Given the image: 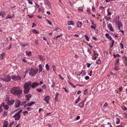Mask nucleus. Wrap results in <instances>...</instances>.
Here are the masks:
<instances>
[{
	"label": "nucleus",
	"mask_w": 127,
	"mask_h": 127,
	"mask_svg": "<svg viewBox=\"0 0 127 127\" xmlns=\"http://www.w3.org/2000/svg\"><path fill=\"white\" fill-rule=\"evenodd\" d=\"M10 92L14 95L19 96L22 94V91L18 87H15L11 89Z\"/></svg>",
	"instance_id": "f257e3e1"
},
{
	"label": "nucleus",
	"mask_w": 127,
	"mask_h": 127,
	"mask_svg": "<svg viewBox=\"0 0 127 127\" xmlns=\"http://www.w3.org/2000/svg\"><path fill=\"white\" fill-rule=\"evenodd\" d=\"M30 85L31 83H29V81L24 83L23 86V88L24 89L23 92L25 94H27L29 93L31 88Z\"/></svg>",
	"instance_id": "f03ea898"
},
{
	"label": "nucleus",
	"mask_w": 127,
	"mask_h": 127,
	"mask_svg": "<svg viewBox=\"0 0 127 127\" xmlns=\"http://www.w3.org/2000/svg\"><path fill=\"white\" fill-rule=\"evenodd\" d=\"M11 78L9 74H8L7 76H4L3 77H1V79L5 82H7L10 81Z\"/></svg>",
	"instance_id": "7ed1b4c3"
},
{
	"label": "nucleus",
	"mask_w": 127,
	"mask_h": 127,
	"mask_svg": "<svg viewBox=\"0 0 127 127\" xmlns=\"http://www.w3.org/2000/svg\"><path fill=\"white\" fill-rule=\"evenodd\" d=\"M38 71V69H31L30 72L29 73V75L32 76H33L36 74Z\"/></svg>",
	"instance_id": "20e7f679"
},
{
	"label": "nucleus",
	"mask_w": 127,
	"mask_h": 127,
	"mask_svg": "<svg viewBox=\"0 0 127 127\" xmlns=\"http://www.w3.org/2000/svg\"><path fill=\"white\" fill-rule=\"evenodd\" d=\"M29 83H31V86L32 88H33L36 86L39 85V84L38 82H34L32 83L31 81H29Z\"/></svg>",
	"instance_id": "39448f33"
},
{
	"label": "nucleus",
	"mask_w": 127,
	"mask_h": 127,
	"mask_svg": "<svg viewBox=\"0 0 127 127\" xmlns=\"http://www.w3.org/2000/svg\"><path fill=\"white\" fill-rule=\"evenodd\" d=\"M20 105L21 106V102L19 100L16 101L14 105L15 107L16 108H19Z\"/></svg>",
	"instance_id": "423d86ee"
},
{
	"label": "nucleus",
	"mask_w": 127,
	"mask_h": 127,
	"mask_svg": "<svg viewBox=\"0 0 127 127\" xmlns=\"http://www.w3.org/2000/svg\"><path fill=\"white\" fill-rule=\"evenodd\" d=\"M21 114L17 113H16L13 116V117L15 118V120L17 121L19 120L21 117Z\"/></svg>",
	"instance_id": "0eeeda50"
},
{
	"label": "nucleus",
	"mask_w": 127,
	"mask_h": 127,
	"mask_svg": "<svg viewBox=\"0 0 127 127\" xmlns=\"http://www.w3.org/2000/svg\"><path fill=\"white\" fill-rule=\"evenodd\" d=\"M44 3L46 5L48 6L49 9H51L52 7L50 2L48 0H44Z\"/></svg>",
	"instance_id": "6e6552de"
},
{
	"label": "nucleus",
	"mask_w": 127,
	"mask_h": 127,
	"mask_svg": "<svg viewBox=\"0 0 127 127\" xmlns=\"http://www.w3.org/2000/svg\"><path fill=\"white\" fill-rule=\"evenodd\" d=\"M107 25L108 29L111 32H113L114 31V30L112 27V25L110 23H107Z\"/></svg>",
	"instance_id": "1a4fd4ad"
},
{
	"label": "nucleus",
	"mask_w": 127,
	"mask_h": 127,
	"mask_svg": "<svg viewBox=\"0 0 127 127\" xmlns=\"http://www.w3.org/2000/svg\"><path fill=\"white\" fill-rule=\"evenodd\" d=\"M7 104L9 106L13 105L15 101L13 99L8 100L7 101Z\"/></svg>",
	"instance_id": "9d476101"
},
{
	"label": "nucleus",
	"mask_w": 127,
	"mask_h": 127,
	"mask_svg": "<svg viewBox=\"0 0 127 127\" xmlns=\"http://www.w3.org/2000/svg\"><path fill=\"white\" fill-rule=\"evenodd\" d=\"M12 78L13 80L16 81L21 79V77L19 76H16L13 75L12 77Z\"/></svg>",
	"instance_id": "9b49d317"
},
{
	"label": "nucleus",
	"mask_w": 127,
	"mask_h": 127,
	"mask_svg": "<svg viewBox=\"0 0 127 127\" xmlns=\"http://www.w3.org/2000/svg\"><path fill=\"white\" fill-rule=\"evenodd\" d=\"M120 16L119 15L115 17L113 19V21L115 23L120 21H119Z\"/></svg>",
	"instance_id": "f8f14e48"
},
{
	"label": "nucleus",
	"mask_w": 127,
	"mask_h": 127,
	"mask_svg": "<svg viewBox=\"0 0 127 127\" xmlns=\"http://www.w3.org/2000/svg\"><path fill=\"white\" fill-rule=\"evenodd\" d=\"M50 99V97L49 95L46 96L45 97L44 100L47 104L49 103V100Z\"/></svg>",
	"instance_id": "ddd939ff"
},
{
	"label": "nucleus",
	"mask_w": 127,
	"mask_h": 127,
	"mask_svg": "<svg viewBox=\"0 0 127 127\" xmlns=\"http://www.w3.org/2000/svg\"><path fill=\"white\" fill-rule=\"evenodd\" d=\"M115 24L116 25L118 26V27L119 30L120 29V28L122 26V23L120 21L115 23Z\"/></svg>",
	"instance_id": "4468645a"
},
{
	"label": "nucleus",
	"mask_w": 127,
	"mask_h": 127,
	"mask_svg": "<svg viewBox=\"0 0 127 127\" xmlns=\"http://www.w3.org/2000/svg\"><path fill=\"white\" fill-rule=\"evenodd\" d=\"M32 96V95L30 94H28L25 95L26 99L27 101L29 100L30 98Z\"/></svg>",
	"instance_id": "2eb2a0df"
},
{
	"label": "nucleus",
	"mask_w": 127,
	"mask_h": 127,
	"mask_svg": "<svg viewBox=\"0 0 127 127\" xmlns=\"http://www.w3.org/2000/svg\"><path fill=\"white\" fill-rule=\"evenodd\" d=\"M6 53L4 52H3L0 54V57L1 59H3L5 58Z\"/></svg>",
	"instance_id": "dca6fc26"
},
{
	"label": "nucleus",
	"mask_w": 127,
	"mask_h": 127,
	"mask_svg": "<svg viewBox=\"0 0 127 127\" xmlns=\"http://www.w3.org/2000/svg\"><path fill=\"white\" fill-rule=\"evenodd\" d=\"M39 73L41 72L42 70V67L41 64H40L39 65Z\"/></svg>",
	"instance_id": "f3484780"
},
{
	"label": "nucleus",
	"mask_w": 127,
	"mask_h": 127,
	"mask_svg": "<svg viewBox=\"0 0 127 127\" xmlns=\"http://www.w3.org/2000/svg\"><path fill=\"white\" fill-rule=\"evenodd\" d=\"M77 25L78 28H80L82 25V24L80 22H78L77 23Z\"/></svg>",
	"instance_id": "a211bd4d"
},
{
	"label": "nucleus",
	"mask_w": 127,
	"mask_h": 127,
	"mask_svg": "<svg viewBox=\"0 0 127 127\" xmlns=\"http://www.w3.org/2000/svg\"><path fill=\"white\" fill-rule=\"evenodd\" d=\"M59 95V93H56L55 94V97L54 98V100L56 102L58 100V96Z\"/></svg>",
	"instance_id": "6ab92c4d"
},
{
	"label": "nucleus",
	"mask_w": 127,
	"mask_h": 127,
	"mask_svg": "<svg viewBox=\"0 0 127 127\" xmlns=\"http://www.w3.org/2000/svg\"><path fill=\"white\" fill-rule=\"evenodd\" d=\"M5 15V14L4 11L0 12V16L3 17Z\"/></svg>",
	"instance_id": "aec40b11"
},
{
	"label": "nucleus",
	"mask_w": 127,
	"mask_h": 127,
	"mask_svg": "<svg viewBox=\"0 0 127 127\" xmlns=\"http://www.w3.org/2000/svg\"><path fill=\"white\" fill-rule=\"evenodd\" d=\"M3 109L7 110L8 109L9 107L8 105H5L3 107Z\"/></svg>",
	"instance_id": "412c9836"
},
{
	"label": "nucleus",
	"mask_w": 127,
	"mask_h": 127,
	"mask_svg": "<svg viewBox=\"0 0 127 127\" xmlns=\"http://www.w3.org/2000/svg\"><path fill=\"white\" fill-rule=\"evenodd\" d=\"M74 24V22L72 21H68L67 22V24L69 25H73Z\"/></svg>",
	"instance_id": "4be33fe9"
},
{
	"label": "nucleus",
	"mask_w": 127,
	"mask_h": 127,
	"mask_svg": "<svg viewBox=\"0 0 127 127\" xmlns=\"http://www.w3.org/2000/svg\"><path fill=\"white\" fill-rule=\"evenodd\" d=\"M122 58L123 59L124 61V62L127 63V57H126L125 56H124L122 57Z\"/></svg>",
	"instance_id": "5701e85b"
},
{
	"label": "nucleus",
	"mask_w": 127,
	"mask_h": 127,
	"mask_svg": "<svg viewBox=\"0 0 127 127\" xmlns=\"http://www.w3.org/2000/svg\"><path fill=\"white\" fill-rule=\"evenodd\" d=\"M26 54L27 56H30L32 55V52H31L26 51Z\"/></svg>",
	"instance_id": "b1692460"
},
{
	"label": "nucleus",
	"mask_w": 127,
	"mask_h": 127,
	"mask_svg": "<svg viewBox=\"0 0 127 127\" xmlns=\"http://www.w3.org/2000/svg\"><path fill=\"white\" fill-rule=\"evenodd\" d=\"M78 10L80 12H81L83 10V8L82 7H80L78 8Z\"/></svg>",
	"instance_id": "393cba45"
},
{
	"label": "nucleus",
	"mask_w": 127,
	"mask_h": 127,
	"mask_svg": "<svg viewBox=\"0 0 127 127\" xmlns=\"http://www.w3.org/2000/svg\"><path fill=\"white\" fill-rule=\"evenodd\" d=\"M45 67L46 70L48 71L50 69L49 66L48 64H46L45 65Z\"/></svg>",
	"instance_id": "a878e982"
},
{
	"label": "nucleus",
	"mask_w": 127,
	"mask_h": 127,
	"mask_svg": "<svg viewBox=\"0 0 127 127\" xmlns=\"http://www.w3.org/2000/svg\"><path fill=\"white\" fill-rule=\"evenodd\" d=\"M35 103L34 101H32L30 103H28V106H31L32 105L34 104Z\"/></svg>",
	"instance_id": "bb28decb"
},
{
	"label": "nucleus",
	"mask_w": 127,
	"mask_h": 127,
	"mask_svg": "<svg viewBox=\"0 0 127 127\" xmlns=\"http://www.w3.org/2000/svg\"><path fill=\"white\" fill-rule=\"evenodd\" d=\"M20 45L22 46V47L23 48L25 47L26 46H28V44L27 43L24 44L23 43H20Z\"/></svg>",
	"instance_id": "cd10ccee"
},
{
	"label": "nucleus",
	"mask_w": 127,
	"mask_h": 127,
	"mask_svg": "<svg viewBox=\"0 0 127 127\" xmlns=\"http://www.w3.org/2000/svg\"><path fill=\"white\" fill-rule=\"evenodd\" d=\"M104 18L107 21H108L111 19V18L110 17H108L107 16H105L104 17Z\"/></svg>",
	"instance_id": "c85d7f7f"
},
{
	"label": "nucleus",
	"mask_w": 127,
	"mask_h": 127,
	"mask_svg": "<svg viewBox=\"0 0 127 127\" xmlns=\"http://www.w3.org/2000/svg\"><path fill=\"white\" fill-rule=\"evenodd\" d=\"M110 9L108 8L107 10V15H108L110 16L111 14V12H110Z\"/></svg>",
	"instance_id": "c756f323"
},
{
	"label": "nucleus",
	"mask_w": 127,
	"mask_h": 127,
	"mask_svg": "<svg viewBox=\"0 0 127 127\" xmlns=\"http://www.w3.org/2000/svg\"><path fill=\"white\" fill-rule=\"evenodd\" d=\"M84 105V104L81 102L79 104L78 106L80 107H83Z\"/></svg>",
	"instance_id": "7c9ffc66"
},
{
	"label": "nucleus",
	"mask_w": 127,
	"mask_h": 127,
	"mask_svg": "<svg viewBox=\"0 0 127 127\" xmlns=\"http://www.w3.org/2000/svg\"><path fill=\"white\" fill-rule=\"evenodd\" d=\"M96 27V25H92L91 26V28L92 29H94V30H95Z\"/></svg>",
	"instance_id": "2f4dec72"
},
{
	"label": "nucleus",
	"mask_w": 127,
	"mask_h": 127,
	"mask_svg": "<svg viewBox=\"0 0 127 127\" xmlns=\"http://www.w3.org/2000/svg\"><path fill=\"white\" fill-rule=\"evenodd\" d=\"M121 108L124 111H126L127 110V108L124 106H122Z\"/></svg>",
	"instance_id": "473e14b6"
},
{
	"label": "nucleus",
	"mask_w": 127,
	"mask_h": 127,
	"mask_svg": "<svg viewBox=\"0 0 127 127\" xmlns=\"http://www.w3.org/2000/svg\"><path fill=\"white\" fill-rule=\"evenodd\" d=\"M96 63L97 64H99L101 63V61L99 59H98L96 61Z\"/></svg>",
	"instance_id": "72a5a7b5"
},
{
	"label": "nucleus",
	"mask_w": 127,
	"mask_h": 127,
	"mask_svg": "<svg viewBox=\"0 0 127 127\" xmlns=\"http://www.w3.org/2000/svg\"><path fill=\"white\" fill-rule=\"evenodd\" d=\"M117 121L116 122V123L117 124H119L120 122V120L119 118H117Z\"/></svg>",
	"instance_id": "f704fd0d"
},
{
	"label": "nucleus",
	"mask_w": 127,
	"mask_h": 127,
	"mask_svg": "<svg viewBox=\"0 0 127 127\" xmlns=\"http://www.w3.org/2000/svg\"><path fill=\"white\" fill-rule=\"evenodd\" d=\"M80 99V96H79L76 100L75 103H78Z\"/></svg>",
	"instance_id": "c9c22d12"
},
{
	"label": "nucleus",
	"mask_w": 127,
	"mask_h": 127,
	"mask_svg": "<svg viewBox=\"0 0 127 127\" xmlns=\"http://www.w3.org/2000/svg\"><path fill=\"white\" fill-rule=\"evenodd\" d=\"M113 56H114L115 58H116L117 57H120V56L119 54H117L116 55L115 54H113Z\"/></svg>",
	"instance_id": "e433bc0d"
},
{
	"label": "nucleus",
	"mask_w": 127,
	"mask_h": 127,
	"mask_svg": "<svg viewBox=\"0 0 127 127\" xmlns=\"http://www.w3.org/2000/svg\"><path fill=\"white\" fill-rule=\"evenodd\" d=\"M32 32H33L35 33V34H38L39 33L37 32L36 30L35 29H33L32 30Z\"/></svg>",
	"instance_id": "4c0bfd02"
},
{
	"label": "nucleus",
	"mask_w": 127,
	"mask_h": 127,
	"mask_svg": "<svg viewBox=\"0 0 127 127\" xmlns=\"http://www.w3.org/2000/svg\"><path fill=\"white\" fill-rule=\"evenodd\" d=\"M12 18V16L11 15H8L6 17V19H7L9 18Z\"/></svg>",
	"instance_id": "58836bf2"
},
{
	"label": "nucleus",
	"mask_w": 127,
	"mask_h": 127,
	"mask_svg": "<svg viewBox=\"0 0 127 127\" xmlns=\"http://www.w3.org/2000/svg\"><path fill=\"white\" fill-rule=\"evenodd\" d=\"M108 105L106 103H105L103 106V108L104 109H106Z\"/></svg>",
	"instance_id": "ea45409f"
},
{
	"label": "nucleus",
	"mask_w": 127,
	"mask_h": 127,
	"mask_svg": "<svg viewBox=\"0 0 127 127\" xmlns=\"http://www.w3.org/2000/svg\"><path fill=\"white\" fill-rule=\"evenodd\" d=\"M42 90L41 89L38 88L36 89V91H37L38 93H41V92Z\"/></svg>",
	"instance_id": "a19ab883"
},
{
	"label": "nucleus",
	"mask_w": 127,
	"mask_h": 127,
	"mask_svg": "<svg viewBox=\"0 0 127 127\" xmlns=\"http://www.w3.org/2000/svg\"><path fill=\"white\" fill-rule=\"evenodd\" d=\"M87 11L88 14H91L90 9L89 8H87Z\"/></svg>",
	"instance_id": "79ce46f5"
},
{
	"label": "nucleus",
	"mask_w": 127,
	"mask_h": 127,
	"mask_svg": "<svg viewBox=\"0 0 127 127\" xmlns=\"http://www.w3.org/2000/svg\"><path fill=\"white\" fill-rule=\"evenodd\" d=\"M52 68L53 69L54 71L56 72V66L55 65H52Z\"/></svg>",
	"instance_id": "37998d69"
},
{
	"label": "nucleus",
	"mask_w": 127,
	"mask_h": 127,
	"mask_svg": "<svg viewBox=\"0 0 127 127\" xmlns=\"http://www.w3.org/2000/svg\"><path fill=\"white\" fill-rule=\"evenodd\" d=\"M81 74H82V76H83L84 75H85V72L84 71L82 70L81 71Z\"/></svg>",
	"instance_id": "c03bdc74"
},
{
	"label": "nucleus",
	"mask_w": 127,
	"mask_h": 127,
	"mask_svg": "<svg viewBox=\"0 0 127 127\" xmlns=\"http://www.w3.org/2000/svg\"><path fill=\"white\" fill-rule=\"evenodd\" d=\"M94 54L93 55L94 56H97V57L98 56V54L95 51H94Z\"/></svg>",
	"instance_id": "a18cd8bd"
},
{
	"label": "nucleus",
	"mask_w": 127,
	"mask_h": 127,
	"mask_svg": "<svg viewBox=\"0 0 127 127\" xmlns=\"http://www.w3.org/2000/svg\"><path fill=\"white\" fill-rule=\"evenodd\" d=\"M14 122H10L9 126V127H11V126L14 124Z\"/></svg>",
	"instance_id": "49530a36"
},
{
	"label": "nucleus",
	"mask_w": 127,
	"mask_h": 127,
	"mask_svg": "<svg viewBox=\"0 0 127 127\" xmlns=\"http://www.w3.org/2000/svg\"><path fill=\"white\" fill-rule=\"evenodd\" d=\"M84 37H85V38H86V40L87 41H89V38L87 35H84Z\"/></svg>",
	"instance_id": "de8ad7c7"
},
{
	"label": "nucleus",
	"mask_w": 127,
	"mask_h": 127,
	"mask_svg": "<svg viewBox=\"0 0 127 127\" xmlns=\"http://www.w3.org/2000/svg\"><path fill=\"white\" fill-rule=\"evenodd\" d=\"M46 20L48 22V24L49 25H52V23L49 20H48L47 19H46Z\"/></svg>",
	"instance_id": "09e8293b"
},
{
	"label": "nucleus",
	"mask_w": 127,
	"mask_h": 127,
	"mask_svg": "<svg viewBox=\"0 0 127 127\" xmlns=\"http://www.w3.org/2000/svg\"><path fill=\"white\" fill-rule=\"evenodd\" d=\"M27 103V101H22V103H21V106H22L24 105V104Z\"/></svg>",
	"instance_id": "8fccbe9b"
},
{
	"label": "nucleus",
	"mask_w": 127,
	"mask_h": 127,
	"mask_svg": "<svg viewBox=\"0 0 127 127\" xmlns=\"http://www.w3.org/2000/svg\"><path fill=\"white\" fill-rule=\"evenodd\" d=\"M38 42V40L37 39H36L34 41L35 43L36 44L38 45L39 44Z\"/></svg>",
	"instance_id": "3c124183"
},
{
	"label": "nucleus",
	"mask_w": 127,
	"mask_h": 127,
	"mask_svg": "<svg viewBox=\"0 0 127 127\" xmlns=\"http://www.w3.org/2000/svg\"><path fill=\"white\" fill-rule=\"evenodd\" d=\"M12 45L11 44L9 46V47H7L6 48V49L7 50H9L10 49V48H11V47Z\"/></svg>",
	"instance_id": "603ef678"
},
{
	"label": "nucleus",
	"mask_w": 127,
	"mask_h": 127,
	"mask_svg": "<svg viewBox=\"0 0 127 127\" xmlns=\"http://www.w3.org/2000/svg\"><path fill=\"white\" fill-rule=\"evenodd\" d=\"M43 56L41 55H39V57L41 60H43Z\"/></svg>",
	"instance_id": "864d4df0"
},
{
	"label": "nucleus",
	"mask_w": 127,
	"mask_h": 127,
	"mask_svg": "<svg viewBox=\"0 0 127 127\" xmlns=\"http://www.w3.org/2000/svg\"><path fill=\"white\" fill-rule=\"evenodd\" d=\"M87 89H86L85 90L84 92V95H86L87 93V92L86 93V92L87 91Z\"/></svg>",
	"instance_id": "5fc2aeb1"
},
{
	"label": "nucleus",
	"mask_w": 127,
	"mask_h": 127,
	"mask_svg": "<svg viewBox=\"0 0 127 127\" xmlns=\"http://www.w3.org/2000/svg\"><path fill=\"white\" fill-rule=\"evenodd\" d=\"M123 115L124 117L126 118L127 117V113H124L123 114Z\"/></svg>",
	"instance_id": "6e6d98bb"
},
{
	"label": "nucleus",
	"mask_w": 127,
	"mask_h": 127,
	"mask_svg": "<svg viewBox=\"0 0 127 127\" xmlns=\"http://www.w3.org/2000/svg\"><path fill=\"white\" fill-rule=\"evenodd\" d=\"M43 9V8L42 7H40L38 9L39 11L40 12L42 11Z\"/></svg>",
	"instance_id": "4d7b16f0"
},
{
	"label": "nucleus",
	"mask_w": 127,
	"mask_h": 127,
	"mask_svg": "<svg viewBox=\"0 0 127 127\" xmlns=\"http://www.w3.org/2000/svg\"><path fill=\"white\" fill-rule=\"evenodd\" d=\"M28 0V3L29 4H33L31 0Z\"/></svg>",
	"instance_id": "13d9d810"
},
{
	"label": "nucleus",
	"mask_w": 127,
	"mask_h": 127,
	"mask_svg": "<svg viewBox=\"0 0 127 127\" xmlns=\"http://www.w3.org/2000/svg\"><path fill=\"white\" fill-rule=\"evenodd\" d=\"M7 114V112H6L5 111H4V113L3 114V115L6 116Z\"/></svg>",
	"instance_id": "bf43d9fd"
},
{
	"label": "nucleus",
	"mask_w": 127,
	"mask_h": 127,
	"mask_svg": "<svg viewBox=\"0 0 127 127\" xmlns=\"http://www.w3.org/2000/svg\"><path fill=\"white\" fill-rule=\"evenodd\" d=\"M92 10L93 11H94L95 10V7L94 5L92 7Z\"/></svg>",
	"instance_id": "052dcab7"
},
{
	"label": "nucleus",
	"mask_w": 127,
	"mask_h": 127,
	"mask_svg": "<svg viewBox=\"0 0 127 127\" xmlns=\"http://www.w3.org/2000/svg\"><path fill=\"white\" fill-rule=\"evenodd\" d=\"M42 89H46V85L44 84L42 87Z\"/></svg>",
	"instance_id": "680f3d73"
},
{
	"label": "nucleus",
	"mask_w": 127,
	"mask_h": 127,
	"mask_svg": "<svg viewBox=\"0 0 127 127\" xmlns=\"http://www.w3.org/2000/svg\"><path fill=\"white\" fill-rule=\"evenodd\" d=\"M120 46L121 47L122 49H124L123 45L122 43H121L120 44Z\"/></svg>",
	"instance_id": "e2e57ef3"
},
{
	"label": "nucleus",
	"mask_w": 127,
	"mask_h": 127,
	"mask_svg": "<svg viewBox=\"0 0 127 127\" xmlns=\"http://www.w3.org/2000/svg\"><path fill=\"white\" fill-rule=\"evenodd\" d=\"M58 76L62 80L64 79V78L61 76L60 74L58 75Z\"/></svg>",
	"instance_id": "0e129e2a"
},
{
	"label": "nucleus",
	"mask_w": 127,
	"mask_h": 127,
	"mask_svg": "<svg viewBox=\"0 0 127 127\" xmlns=\"http://www.w3.org/2000/svg\"><path fill=\"white\" fill-rule=\"evenodd\" d=\"M97 57V56H92V59L94 60H95Z\"/></svg>",
	"instance_id": "69168bd1"
},
{
	"label": "nucleus",
	"mask_w": 127,
	"mask_h": 127,
	"mask_svg": "<svg viewBox=\"0 0 127 127\" xmlns=\"http://www.w3.org/2000/svg\"><path fill=\"white\" fill-rule=\"evenodd\" d=\"M85 78L86 80H87L89 79V77L88 76H86L85 77Z\"/></svg>",
	"instance_id": "338daca9"
},
{
	"label": "nucleus",
	"mask_w": 127,
	"mask_h": 127,
	"mask_svg": "<svg viewBox=\"0 0 127 127\" xmlns=\"http://www.w3.org/2000/svg\"><path fill=\"white\" fill-rule=\"evenodd\" d=\"M7 123H6L3 126V127H7Z\"/></svg>",
	"instance_id": "774afa93"
}]
</instances>
